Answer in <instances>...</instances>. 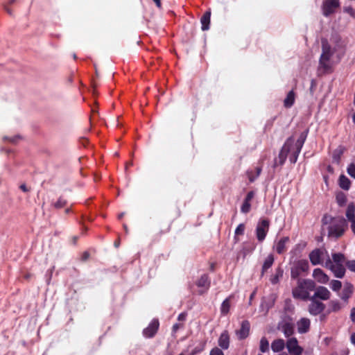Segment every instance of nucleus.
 Segmentation results:
<instances>
[{
  "mask_svg": "<svg viewBox=\"0 0 355 355\" xmlns=\"http://www.w3.org/2000/svg\"><path fill=\"white\" fill-rule=\"evenodd\" d=\"M270 220L268 218H261L258 222L255 233L257 240L259 242H263L269 231Z\"/></svg>",
  "mask_w": 355,
  "mask_h": 355,
  "instance_id": "39448f33",
  "label": "nucleus"
},
{
  "mask_svg": "<svg viewBox=\"0 0 355 355\" xmlns=\"http://www.w3.org/2000/svg\"><path fill=\"white\" fill-rule=\"evenodd\" d=\"M352 292H353L352 285L349 284V285L346 286L343 291L341 298L343 300H345V302H347V300L349 299V297H350V295H352Z\"/></svg>",
  "mask_w": 355,
  "mask_h": 355,
  "instance_id": "2f4dec72",
  "label": "nucleus"
},
{
  "mask_svg": "<svg viewBox=\"0 0 355 355\" xmlns=\"http://www.w3.org/2000/svg\"><path fill=\"white\" fill-rule=\"evenodd\" d=\"M308 133H309V130L307 129L300 134L299 138L297 139V140L295 143V148L302 150V146L306 139Z\"/></svg>",
  "mask_w": 355,
  "mask_h": 355,
  "instance_id": "cd10ccee",
  "label": "nucleus"
},
{
  "mask_svg": "<svg viewBox=\"0 0 355 355\" xmlns=\"http://www.w3.org/2000/svg\"><path fill=\"white\" fill-rule=\"evenodd\" d=\"M230 338L227 330L223 331L218 340V345L222 349H227L230 347Z\"/></svg>",
  "mask_w": 355,
  "mask_h": 355,
  "instance_id": "f3484780",
  "label": "nucleus"
},
{
  "mask_svg": "<svg viewBox=\"0 0 355 355\" xmlns=\"http://www.w3.org/2000/svg\"><path fill=\"white\" fill-rule=\"evenodd\" d=\"M352 121H353L354 123H355V113L353 114Z\"/></svg>",
  "mask_w": 355,
  "mask_h": 355,
  "instance_id": "0e129e2a",
  "label": "nucleus"
},
{
  "mask_svg": "<svg viewBox=\"0 0 355 355\" xmlns=\"http://www.w3.org/2000/svg\"><path fill=\"white\" fill-rule=\"evenodd\" d=\"M254 196H255L254 191H249L247 193V195H246V196H245L244 200L251 202V200L253 199Z\"/></svg>",
  "mask_w": 355,
  "mask_h": 355,
  "instance_id": "de8ad7c7",
  "label": "nucleus"
},
{
  "mask_svg": "<svg viewBox=\"0 0 355 355\" xmlns=\"http://www.w3.org/2000/svg\"><path fill=\"white\" fill-rule=\"evenodd\" d=\"M251 209L250 201L244 200L241 207V211L243 214H248Z\"/></svg>",
  "mask_w": 355,
  "mask_h": 355,
  "instance_id": "4c0bfd02",
  "label": "nucleus"
},
{
  "mask_svg": "<svg viewBox=\"0 0 355 355\" xmlns=\"http://www.w3.org/2000/svg\"><path fill=\"white\" fill-rule=\"evenodd\" d=\"M254 295V292L251 294L250 297V300H252L253 298Z\"/></svg>",
  "mask_w": 355,
  "mask_h": 355,
  "instance_id": "338daca9",
  "label": "nucleus"
},
{
  "mask_svg": "<svg viewBox=\"0 0 355 355\" xmlns=\"http://www.w3.org/2000/svg\"><path fill=\"white\" fill-rule=\"evenodd\" d=\"M290 241V238L288 236H284L279 239V241L277 243L275 246V250L277 254H282L286 250V244Z\"/></svg>",
  "mask_w": 355,
  "mask_h": 355,
  "instance_id": "a211bd4d",
  "label": "nucleus"
},
{
  "mask_svg": "<svg viewBox=\"0 0 355 355\" xmlns=\"http://www.w3.org/2000/svg\"><path fill=\"white\" fill-rule=\"evenodd\" d=\"M351 182L345 175H341L339 178V186L344 190H348L350 187Z\"/></svg>",
  "mask_w": 355,
  "mask_h": 355,
  "instance_id": "c85d7f7f",
  "label": "nucleus"
},
{
  "mask_svg": "<svg viewBox=\"0 0 355 355\" xmlns=\"http://www.w3.org/2000/svg\"><path fill=\"white\" fill-rule=\"evenodd\" d=\"M336 202L340 207H343L347 202V197L343 192H340L336 195Z\"/></svg>",
  "mask_w": 355,
  "mask_h": 355,
  "instance_id": "c9c22d12",
  "label": "nucleus"
},
{
  "mask_svg": "<svg viewBox=\"0 0 355 355\" xmlns=\"http://www.w3.org/2000/svg\"><path fill=\"white\" fill-rule=\"evenodd\" d=\"M259 349L263 353L269 351V342L266 337H262L261 338Z\"/></svg>",
  "mask_w": 355,
  "mask_h": 355,
  "instance_id": "f704fd0d",
  "label": "nucleus"
},
{
  "mask_svg": "<svg viewBox=\"0 0 355 355\" xmlns=\"http://www.w3.org/2000/svg\"><path fill=\"white\" fill-rule=\"evenodd\" d=\"M262 171L261 166H257L254 171H248L247 175L250 182H253L260 175Z\"/></svg>",
  "mask_w": 355,
  "mask_h": 355,
  "instance_id": "bb28decb",
  "label": "nucleus"
},
{
  "mask_svg": "<svg viewBox=\"0 0 355 355\" xmlns=\"http://www.w3.org/2000/svg\"><path fill=\"white\" fill-rule=\"evenodd\" d=\"M67 202L62 197H60L56 202L54 203L53 206L56 209H61L67 205Z\"/></svg>",
  "mask_w": 355,
  "mask_h": 355,
  "instance_id": "79ce46f5",
  "label": "nucleus"
},
{
  "mask_svg": "<svg viewBox=\"0 0 355 355\" xmlns=\"http://www.w3.org/2000/svg\"><path fill=\"white\" fill-rule=\"evenodd\" d=\"M315 289V283L310 279H298L297 285L292 290V295L294 299L308 300L310 296V292Z\"/></svg>",
  "mask_w": 355,
  "mask_h": 355,
  "instance_id": "f257e3e1",
  "label": "nucleus"
},
{
  "mask_svg": "<svg viewBox=\"0 0 355 355\" xmlns=\"http://www.w3.org/2000/svg\"><path fill=\"white\" fill-rule=\"evenodd\" d=\"M159 327V322L154 318L149 323L148 326L143 330V336L147 338H151L155 336Z\"/></svg>",
  "mask_w": 355,
  "mask_h": 355,
  "instance_id": "9d476101",
  "label": "nucleus"
},
{
  "mask_svg": "<svg viewBox=\"0 0 355 355\" xmlns=\"http://www.w3.org/2000/svg\"><path fill=\"white\" fill-rule=\"evenodd\" d=\"M119 244H120L119 241H116L114 242V246H115L116 248H118V247L119 246Z\"/></svg>",
  "mask_w": 355,
  "mask_h": 355,
  "instance_id": "bf43d9fd",
  "label": "nucleus"
},
{
  "mask_svg": "<svg viewBox=\"0 0 355 355\" xmlns=\"http://www.w3.org/2000/svg\"><path fill=\"white\" fill-rule=\"evenodd\" d=\"M350 318H351L352 321L354 323H355V308H353V309L351 310Z\"/></svg>",
  "mask_w": 355,
  "mask_h": 355,
  "instance_id": "603ef678",
  "label": "nucleus"
},
{
  "mask_svg": "<svg viewBox=\"0 0 355 355\" xmlns=\"http://www.w3.org/2000/svg\"><path fill=\"white\" fill-rule=\"evenodd\" d=\"M274 261V255L272 254H268L263 261L261 268V275H263L264 273L272 266Z\"/></svg>",
  "mask_w": 355,
  "mask_h": 355,
  "instance_id": "393cba45",
  "label": "nucleus"
},
{
  "mask_svg": "<svg viewBox=\"0 0 355 355\" xmlns=\"http://www.w3.org/2000/svg\"><path fill=\"white\" fill-rule=\"evenodd\" d=\"M17 0H9L8 2L6 4H4V9L10 15H12V11L9 8V6L13 4L14 3L16 2Z\"/></svg>",
  "mask_w": 355,
  "mask_h": 355,
  "instance_id": "a18cd8bd",
  "label": "nucleus"
},
{
  "mask_svg": "<svg viewBox=\"0 0 355 355\" xmlns=\"http://www.w3.org/2000/svg\"><path fill=\"white\" fill-rule=\"evenodd\" d=\"M123 227L125 232L127 233L128 232V226H127V225L126 224H123Z\"/></svg>",
  "mask_w": 355,
  "mask_h": 355,
  "instance_id": "052dcab7",
  "label": "nucleus"
},
{
  "mask_svg": "<svg viewBox=\"0 0 355 355\" xmlns=\"http://www.w3.org/2000/svg\"><path fill=\"white\" fill-rule=\"evenodd\" d=\"M211 20V10H207L200 18L201 29L205 31L209 29V24Z\"/></svg>",
  "mask_w": 355,
  "mask_h": 355,
  "instance_id": "4be33fe9",
  "label": "nucleus"
},
{
  "mask_svg": "<svg viewBox=\"0 0 355 355\" xmlns=\"http://www.w3.org/2000/svg\"><path fill=\"white\" fill-rule=\"evenodd\" d=\"M281 329L286 338H289L294 334V325L291 322L283 323Z\"/></svg>",
  "mask_w": 355,
  "mask_h": 355,
  "instance_id": "b1692460",
  "label": "nucleus"
},
{
  "mask_svg": "<svg viewBox=\"0 0 355 355\" xmlns=\"http://www.w3.org/2000/svg\"><path fill=\"white\" fill-rule=\"evenodd\" d=\"M325 267L332 271L337 278H343L345 274V268L343 264H334L329 257L325 261Z\"/></svg>",
  "mask_w": 355,
  "mask_h": 355,
  "instance_id": "6e6552de",
  "label": "nucleus"
},
{
  "mask_svg": "<svg viewBox=\"0 0 355 355\" xmlns=\"http://www.w3.org/2000/svg\"><path fill=\"white\" fill-rule=\"evenodd\" d=\"M70 212V209L67 208L65 209V213L69 214Z\"/></svg>",
  "mask_w": 355,
  "mask_h": 355,
  "instance_id": "69168bd1",
  "label": "nucleus"
},
{
  "mask_svg": "<svg viewBox=\"0 0 355 355\" xmlns=\"http://www.w3.org/2000/svg\"><path fill=\"white\" fill-rule=\"evenodd\" d=\"M324 257V250L320 248H316L312 250L309 255V259L312 265L316 266L322 263Z\"/></svg>",
  "mask_w": 355,
  "mask_h": 355,
  "instance_id": "f8f14e48",
  "label": "nucleus"
},
{
  "mask_svg": "<svg viewBox=\"0 0 355 355\" xmlns=\"http://www.w3.org/2000/svg\"><path fill=\"white\" fill-rule=\"evenodd\" d=\"M285 347L286 343L282 338L275 339L271 343V349L274 352H280Z\"/></svg>",
  "mask_w": 355,
  "mask_h": 355,
  "instance_id": "5701e85b",
  "label": "nucleus"
},
{
  "mask_svg": "<svg viewBox=\"0 0 355 355\" xmlns=\"http://www.w3.org/2000/svg\"><path fill=\"white\" fill-rule=\"evenodd\" d=\"M346 227L347 223L345 218H334L328 227V236L338 239L344 234Z\"/></svg>",
  "mask_w": 355,
  "mask_h": 355,
  "instance_id": "7ed1b4c3",
  "label": "nucleus"
},
{
  "mask_svg": "<svg viewBox=\"0 0 355 355\" xmlns=\"http://www.w3.org/2000/svg\"><path fill=\"white\" fill-rule=\"evenodd\" d=\"M286 347L291 355H302L304 352V349L299 345L298 340L295 337L287 340Z\"/></svg>",
  "mask_w": 355,
  "mask_h": 355,
  "instance_id": "1a4fd4ad",
  "label": "nucleus"
},
{
  "mask_svg": "<svg viewBox=\"0 0 355 355\" xmlns=\"http://www.w3.org/2000/svg\"><path fill=\"white\" fill-rule=\"evenodd\" d=\"M125 213L122 212L118 215V218L121 220L124 216Z\"/></svg>",
  "mask_w": 355,
  "mask_h": 355,
  "instance_id": "13d9d810",
  "label": "nucleus"
},
{
  "mask_svg": "<svg viewBox=\"0 0 355 355\" xmlns=\"http://www.w3.org/2000/svg\"><path fill=\"white\" fill-rule=\"evenodd\" d=\"M158 8L162 7L161 0H153Z\"/></svg>",
  "mask_w": 355,
  "mask_h": 355,
  "instance_id": "4d7b16f0",
  "label": "nucleus"
},
{
  "mask_svg": "<svg viewBox=\"0 0 355 355\" xmlns=\"http://www.w3.org/2000/svg\"><path fill=\"white\" fill-rule=\"evenodd\" d=\"M331 288L334 291H339L342 287V283L338 280H332L330 283Z\"/></svg>",
  "mask_w": 355,
  "mask_h": 355,
  "instance_id": "a19ab883",
  "label": "nucleus"
},
{
  "mask_svg": "<svg viewBox=\"0 0 355 355\" xmlns=\"http://www.w3.org/2000/svg\"><path fill=\"white\" fill-rule=\"evenodd\" d=\"M209 355H224V353L222 351V349L215 347L211 349Z\"/></svg>",
  "mask_w": 355,
  "mask_h": 355,
  "instance_id": "c03bdc74",
  "label": "nucleus"
},
{
  "mask_svg": "<svg viewBox=\"0 0 355 355\" xmlns=\"http://www.w3.org/2000/svg\"><path fill=\"white\" fill-rule=\"evenodd\" d=\"M230 299H231V296L227 297L221 304L220 313L223 315H226L230 311Z\"/></svg>",
  "mask_w": 355,
  "mask_h": 355,
  "instance_id": "c756f323",
  "label": "nucleus"
},
{
  "mask_svg": "<svg viewBox=\"0 0 355 355\" xmlns=\"http://www.w3.org/2000/svg\"><path fill=\"white\" fill-rule=\"evenodd\" d=\"M322 53L319 59V68L324 73L332 72V62L331 59L334 54L331 45L326 39L322 40Z\"/></svg>",
  "mask_w": 355,
  "mask_h": 355,
  "instance_id": "f03ea898",
  "label": "nucleus"
},
{
  "mask_svg": "<svg viewBox=\"0 0 355 355\" xmlns=\"http://www.w3.org/2000/svg\"><path fill=\"white\" fill-rule=\"evenodd\" d=\"M293 143L294 139L293 137H290L286 139L278 155V164L279 165H283L286 162L288 154L290 153Z\"/></svg>",
  "mask_w": 355,
  "mask_h": 355,
  "instance_id": "423d86ee",
  "label": "nucleus"
},
{
  "mask_svg": "<svg viewBox=\"0 0 355 355\" xmlns=\"http://www.w3.org/2000/svg\"><path fill=\"white\" fill-rule=\"evenodd\" d=\"M332 262L334 264H343L345 263V257L344 254L341 253H334L332 254Z\"/></svg>",
  "mask_w": 355,
  "mask_h": 355,
  "instance_id": "473e14b6",
  "label": "nucleus"
},
{
  "mask_svg": "<svg viewBox=\"0 0 355 355\" xmlns=\"http://www.w3.org/2000/svg\"><path fill=\"white\" fill-rule=\"evenodd\" d=\"M309 300L311 301V303L309 305V312L311 315H318L321 313L325 309V304L322 302L310 297Z\"/></svg>",
  "mask_w": 355,
  "mask_h": 355,
  "instance_id": "9b49d317",
  "label": "nucleus"
},
{
  "mask_svg": "<svg viewBox=\"0 0 355 355\" xmlns=\"http://www.w3.org/2000/svg\"><path fill=\"white\" fill-rule=\"evenodd\" d=\"M92 113H97V112H98V111H97V110H96V108H94V107H92Z\"/></svg>",
  "mask_w": 355,
  "mask_h": 355,
  "instance_id": "680f3d73",
  "label": "nucleus"
},
{
  "mask_svg": "<svg viewBox=\"0 0 355 355\" xmlns=\"http://www.w3.org/2000/svg\"><path fill=\"white\" fill-rule=\"evenodd\" d=\"M89 257V253L88 252H84L82 254L81 259L83 261H87Z\"/></svg>",
  "mask_w": 355,
  "mask_h": 355,
  "instance_id": "8fccbe9b",
  "label": "nucleus"
},
{
  "mask_svg": "<svg viewBox=\"0 0 355 355\" xmlns=\"http://www.w3.org/2000/svg\"><path fill=\"white\" fill-rule=\"evenodd\" d=\"M186 317H187V313H181L179 314L178 317V320L179 321H184L186 320Z\"/></svg>",
  "mask_w": 355,
  "mask_h": 355,
  "instance_id": "3c124183",
  "label": "nucleus"
},
{
  "mask_svg": "<svg viewBox=\"0 0 355 355\" xmlns=\"http://www.w3.org/2000/svg\"><path fill=\"white\" fill-rule=\"evenodd\" d=\"M331 293L324 286H318L313 295L311 296L312 298L317 300V298L320 299L322 300H327L330 298Z\"/></svg>",
  "mask_w": 355,
  "mask_h": 355,
  "instance_id": "dca6fc26",
  "label": "nucleus"
},
{
  "mask_svg": "<svg viewBox=\"0 0 355 355\" xmlns=\"http://www.w3.org/2000/svg\"><path fill=\"white\" fill-rule=\"evenodd\" d=\"M311 322L306 318L300 319L297 323V331L300 334H305L309 331Z\"/></svg>",
  "mask_w": 355,
  "mask_h": 355,
  "instance_id": "6ab92c4d",
  "label": "nucleus"
},
{
  "mask_svg": "<svg viewBox=\"0 0 355 355\" xmlns=\"http://www.w3.org/2000/svg\"><path fill=\"white\" fill-rule=\"evenodd\" d=\"M346 217L349 222H350V227L352 232L355 234V204L350 202L346 210Z\"/></svg>",
  "mask_w": 355,
  "mask_h": 355,
  "instance_id": "ddd939ff",
  "label": "nucleus"
},
{
  "mask_svg": "<svg viewBox=\"0 0 355 355\" xmlns=\"http://www.w3.org/2000/svg\"><path fill=\"white\" fill-rule=\"evenodd\" d=\"M301 150L295 147V150L292 152L290 156V162L293 164H295L298 158L299 154L300 153Z\"/></svg>",
  "mask_w": 355,
  "mask_h": 355,
  "instance_id": "ea45409f",
  "label": "nucleus"
},
{
  "mask_svg": "<svg viewBox=\"0 0 355 355\" xmlns=\"http://www.w3.org/2000/svg\"><path fill=\"white\" fill-rule=\"evenodd\" d=\"M315 279L322 284H326L329 281V277L320 268H315L313 272Z\"/></svg>",
  "mask_w": 355,
  "mask_h": 355,
  "instance_id": "aec40b11",
  "label": "nucleus"
},
{
  "mask_svg": "<svg viewBox=\"0 0 355 355\" xmlns=\"http://www.w3.org/2000/svg\"><path fill=\"white\" fill-rule=\"evenodd\" d=\"M183 327V325H182V324H179V323H175V324H174L173 325L172 331H173V333H175V332H177V331H178V330L180 328H181V327Z\"/></svg>",
  "mask_w": 355,
  "mask_h": 355,
  "instance_id": "09e8293b",
  "label": "nucleus"
},
{
  "mask_svg": "<svg viewBox=\"0 0 355 355\" xmlns=\"http://www.w3.org/2000/svg\"><path fill=\"white\" fill-rule=\"evenodd\" d=\"M348 174L355 178V164L354 163L350 164L347 167Z\"/></svg>",
  "mask_w": 355,
  "mask_h": 355,
  "instance_id": "37998d69",
  "label": "nucleus"
},
{
  "mask_svg": "<svg viewBox=\"0 0 355 355\" xmlns=\"http://www.w3.org/2000/svg\"><path fill=\"white\" fill-rule=\"evenodd\" d=\"M254 250V246L250 244H245L243 245L242 249H241L238 253L236 259H239L240 258H242L243 259H245V257L252 252V251Z\"/></svg>",
  "mask_w": 355,
  "mask_h": 355,
  "instance_id": "412c9836",
  "label": "nucleus"
},
{
  "mask_svg": "<svg viewBox=\"0 0 355 355\" xmlns=\"http://www.w3.org/2000/svg\"><path fill=\"white\" fill-rule=\"evenodd\" d=\"M206 345L207 340H205L200 342V343L196 347H195L194 349L191 351V355H196L204 351Z\"/></svg>",
  "mask_w": 355,
  "mask_h": 355,
  "instance_id": "72a5a7b5",
  "label": "nucleus"
},
{
  "mask_svg": "<svg viewBox=\"0 0 355 355\" xmlns=\"http://www.w3.org/2000/svg\"><path fill=\"white\" fill-rule=\"evenodd\" d=\"M309 269V264L307 260L301 259L297 261L294 266L291 268V277L293 279H300V276L302 272H308Z\"/></svg>",
  "mask_w": 355,
  "mask_h": 355,
  "instance_id": "20e7f679",
  "label": "nucleus"
},
{
  "mask_svg": "<svg viewBox=\"0 0 355 355\" xmlns=\"http://www.w3.org/2000/svg\"><path fill=\"white\" fill-rule=\"evenodd\" d=\"M350 340L352 344L355 345V333L352 334Z\"/></svg>",
  "mask_w": 355,
  "mask_h": 355,
  "instance_id": "6e6d98bb",
  "label": "nucleus"
},
{
  "mask_svg": "<svg viewBox=\"0 0 355 355\" xmlns=\"http://www.w3.org/2000/svg\"><path fill=\"white\" fill-rule=\"evenodd\" d=\"M345 265L349 270L355 272V260L347 261Z\"/></svg>",
  "mask_w": 355,
  "mask_h": 355,
  "instance_id": "49530a36",
  "label": "nucleus"
},
{
  "mask_svg": "<svg viewBox=\"0 0 355 355\" xmlns=\"http://www.w3.org/2000/svg\"><path fill=\"white\" fill-rule=\"evenodd\" d=\"M346 12L352 16L355 15V10L352 7L346 8Z\"/></svg>",
  "mask_w": 355,
  "mask_h": 355,
  "instance_id": "864d4df0",
  "label": "nucleus"
},
{
  "mask_svg": "<svg viewBox=\"0 0 355 355\" xmlns=\"http://www.w3.org/2000/svg\"><path fill=\"white\" fill-rule=\"evenodd\" d=\"M196 286L199 288H202L204 290L199 291V294L202 295L207 291L210 287L211 282L207 274H203L196 283Z\"/></svg>",
  "mask_w": 355,
  "mask_h": 355,
  "instance_id": "2eb2a0df",
  "label": "nucleus"
},
{
  "mask_svg": "<svg viewBox=\"0 0 355 355\" xmlns=\"http://www.w3.org/2000/svg\"><path fill=\"white\" fill-rule=\"evenodd\" d=\"M210 268H211V270H212V271H214V263H212V264L211 265Z\"/></svg>",
  "mask_w": 355,
  "mask_h": 355,
  "instance_id": "e2e57ef3",
  "label": "nucleus"
},
{
  "mask_svg": "<svg viewBox=\"0 0 355 355\" xmlns=\"http://www.w3.org/2000/svg\"><path fill=\"white\" fill-rule=\"evenodd\" d=\"M245 229V226L243 223H241L237 226V227L235 230V232H234L235 233V236H234L235 240H236V241L238 240L236 239L237 236L244 234Z\"/></svg>",
  "mask_w": 355,
  "mask_h": 355,
  "instance_id": "58836bf2",
  "label": "nucleus"
},
{
  "mask_svg": "<svg viewBox=\"0 0 355 355\" xmlns=\"http://www.w3.org/2000/svg\"><path fill=\"white\" fill-rule=\"evenodd\" d=\"M250 324L248 320H243L241 328L236 331V334L239 340L245 339L250 334Z\"/></svg>",
  "mask_w": 355,
  "mask_h": 355,
  "instance_id": "4468645a",
  "label": "nucleus"
},
{
  "mask_svg": "<svg viewBox=\"0 0 355 355\" xmlns=\"http://www.w3.org/2000/svg\"><path fill=\"white\" fill-rule=\"evenodd\" d=\"M284 270L281 267H278L275 270V273L270 278V282L272 284H277L279 282V278L282 277Z\"/></svg>",
  "mask_w": 355,
  "mask_h": 355,
  "instance_id": "7c9ffc66",
  "label": "nucleus"
},
{
  "mask_svg": "<svg viewBox=\"0 0 355 355\" xmlns=\"http://www.w3.org/2000/svg\"><path fill=\"white\" fill-rule=\"evenodd\" d=\"M295 100V94L293 90L290 91L284 101V106L286 108L291 107Z\"/></svg>",
  "mask_w": 355,
  "mask_h": 355,
  "instance_id": "a878e982",
  "label": "nucleus"
},
{
  "mask_svg": "<svg viewBox=\"0 0 355 355\" xmlns=\"http://www.w3.org/2000/svg\"><path fill=\"white\" fill-rule=\"evenodd\" d=\"M334 159H339V156H338V157H336V156L334 155Z\"/></svg>",
  "mask_w": 355,
  "mask_h": 355,
  "instance_id": "774afa93",
  "label": "nucleus"
},
{
  "mask_svg": "<svg viewBox=\"0 0 355 355\" xmlns=\"http://www.w3.org/2000/svg\"><path fill=\"white\" fill-rule=\"evenodd\" d=\"M20 189L23 191L24 192H28L30 191L29 189L27 188L26 185L25 184H22L19 187Z\"/></svg>",
  "mask_w": 355,
  "mask_h": 355,
  "instance_id": "5fc2aeb1",
  "label": "nucleus"
},
{
  "mask_svg": "<svg viewBox=\"0 0 355 355\" xmlns=\"http://www.w3.org/2000/svg\"><path fill=\"white\" fill-rule=\"evenodd\" d=\"M329 305L331 308L330 311L333 312L338 311L342 307L340 303L337 300H331Z\"/></svg>",
  "mask_w": 355,
  "mask_h": 355,
  "instance_id": "e433bc0d",
  "label": "nucleus"
},
{
  "mask_svg": "<svg viewBox=\"0 0 355 355\" xmlns=\"http://www.w3.org/2000/svg\"><path fill=\"white\" fill-rule=\"evenodd\" d=\"M340 7L339 0H323L322 10L325 17H329L334 13L336 10Z\"/></svg>",
  "mask_w": 355,
  "mask_h": 355,
  "instance_id": "0eeeda50",
  "label": "nucleus"
}]
</instances>
